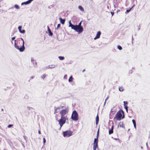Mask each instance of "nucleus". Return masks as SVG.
<instances>
[{"mask_svg":"<svg viewBox=\"0 0 150 150\" xmlns=\"http://www.w3.org/2000/svg\"><path fill=\"white\" fill-rule=\"evenodd\" d=\"M112 13V14H113V13Z\"/></svg>","mask_w":150,"mask_h":150,"instance_id":"41","label":"nucleus"},{"mask_svg":"<svg viewBox=\"0 0 150 150\" xmlns=\"http://www.w3.org/2000/svg\"><path fill=\"white\" fill-rule=\"evenodd\" d=\"M64 107V106H61L59 107L55 108L54 109V113L55 114L56 113L58 112L60 109L63 108Z\"/></svg>","mask_w":150,"mask_h":150,"instance_id":"7","label":"nucleus"},{"mask_svg":"<svg viewBox=\"0 0 150 150\" xmlns=\"http://www.w3.org/2000/svg\"><path fill=\"white\" fill-rule=\"evenodd\" d=\"M13 125H8V127L9 128L11 127L12 126H13Z\"/></svg>","mask_w":150,"mask_h":150,"instance_id":"30","label":"nucleus"},{"mask_svg":"<svg viewBox=\"0 0 150 150\" xmlns=\"http://www.w3.org/2000/svg\"><path fill=\"white\" fill-rule=\"evenodd\" d=\"M125 106V109L126 110V111H127L128 110V107H127V105H125V106Z\"/></svg>","mask_w":150,"mask_h":150,"instance_id":"28","label":"nucleus"},{"mask_svg":"<svg viewBox=\"0 0 150 150\" xmlns=\"http://www.w3.org/2000/svg\"><path fill=\"white\" fill-rule=\"evenodd\" d=\"M59 59L61 60H62L64 59V57L62 56H59Z\"/></svg>","mask_w":150,"mask_h":150,"instance_id":"23","label":"nucleus"},{"mask_svg":"<svg viewBox=\"0 0 150 150\" xmlns=\"http://www.w3.org/2000/svg\"><path fill=\"white\" fill-rule=\"evenodd\" d=\"M74 30L78 32L79 33H80L83 31V28L82 27H79L77 26V25H76Z\"/></svg>","mask_w":150,"mask_h":150,"instance_id":"6","label":"nucleus"},{"mask_svg":"<svg viewBox=\"0 0 150 150\" xmlns=\"http://www.w3.org/2000/svg\"><path fill=\"white\" fill-rule=\"evenodd\" d=\"M60 22L62 23V24H64L65 22V19H60Z\"/></svg>","mask_w":150,"mask_h":150,"instance_id":"20","label":"nucleus"},{"mask_svg":"<svg viewBox=\"0 0 150 150\" xmlns=\"http://www.w3.org/2000/svg\"><path fill=\"white\" fill-rule=\"evenodd\" d=\"M69 27H71L72 29H73L74 30L75 29V27H76V25H73L71 23L70 20L69 21Z\"/></svg>","mask_w":150,"mask_h":150,"instance_id":"11","label":"nucleus"},{"mask_svg":"<svg viewBox=\"0 0 150 150\" xmlns=\"http://www.w3.org/2000/svg\"><path fill=\"white\" fill-rule=\"evenodd\" d=\"M124 112L122 110H120L117 112L114 118V120L116 119L117 120H120L124 118Z\"/></svg>","mask_w":150,"mask_h":150,"instance_id":"3","label":"nucleus"},{"mask_svg":"<svg viewBox=\"0 0 150 150\" xmlns=\"http://www.w3.org/2000/svg\"><path fill=\"white\" fill-rule=\"evenodd\" d=\"M79 9L82 11H84V9L83 7L80 6H79L78 7Z\"/></svg>","mask_w":150,"mask_h":150,"instance_id":"17","label":"nucleus"},{"mask_svg":"<svg viewBox=\"0 0 150 150\" xmlns=\"http://www.w3.org/2000/svg\"><path fill=\"white\" fill-rule=\"evenodd\" d=\"M113 128H114V126L113 125L112 126L111 129L109 131V134H110L113 133Z\"/></svg>","mask_w":150,"mask_h":150,"instance_id":"13","label":"nucleus"},{"mask_svg":"<svg viewBox=\"0 0 150 150\" xmlns=\"http://www.w3.org/2000/svg\"><path fill=\"white\" fill-rule=\"evenodd\" d=\"M71 118L72 120L77 121L79 119L78 114L76 110H74L72 112Z\"/></svg>","mask_w":150,"mask_h":150,"instance_id":"4","label":"nucleus"},{"mask_svg":"<svg viewBox=\"0 0 150 150\" xmlns=\"http://www.w3.org/2000/svg\"><path fill=\"white\" fill-rule=\"evenodd\" d=\"M48 31L49 33V35L52 36L53 35V33L51 32V30L48 26L47 27Z\"/></svg>","mask_w":150,"mask_h":150,"instance_id":"14","label":"nucleus"},{"mask_svg":"<svg viewBox=\"0 0 150 150\" xmlns=\"http://www.w3.org/2000/svg\"><path fill=\"white\" fill-rule=\"evenodd\" d=\"M73 79V78L72 76H71L69 79V82H71L72 81Z\"/></svg>","mask_w":150,"mask_h":150,"instance_id":"22","label":"nucleus"},{"mask_svg":"<svg viewBox=\"0 0 150 150\" xmlns=\"http://www.w3.org/2000/svg\"><path fill=\"white\" fill-rule=\"evenodd\" d=\"M124 88L122 86L119 87V90L120 91H122L124 90Z\"/></svg>","mask_w":150,"mask_h":150,"instance_id":"19","label":"nucleus"},{"mask_svg":"<svg viewBox=\"0 0 150 150\" xmlns=\"http://www.w3.org/2000/svg\"><path fill=\"white\" fill-rule=\"evenodd\" d=\"M22 26H20L18 27V29L20 33H24L25 32V31L24 30H21V29Z\"/></svg>","mask_w":150,"mask_h":150,"instance_id":"12","label":"nucleus"},{"mask_svg":"<svg viewBox=\"0 0 150 150\" xmlns=\"http://www.w3.org/2000/svg\"><path fill=\"white\" fill-rule=\"evenodd\" d=\"M23 41V42H21L19 41L18 43H18H16V42L14 43L15 47L18 50L21 52H23L25 49L24 46V42L23 39L21 38ZM16 41V40H15V42Z\"/></svg>","mask_w":150,"mask_h":150,"instance_id":"2","label":"nucleus"},{"mask_svg":"<svg viewBox=\"0 0 150 150\" xmlns=\"http://www.w3.org/2000/svg\"><path fill=\"white\" fill-rule=\"evenodd\" d=\"M43 143L44 144H45V143L46 142V141L45 138H43Z\"/></svg>","mask_w":150,"mask_h":150,"instance_id":"31","label":"nucleus"},{"mask_svg":"<svg viewBox=\"0 0 150 150\" xmlns=\"http://www.w3.org/2000/svg\"><path fill=\"white\" fill-rule=\"evenodd\" d=\"M59 19H62V18H59Z\"/></svg>","mask_w":150,"mask_h":150,"instance_id":"43","label":"nucleus"},{"mask_svg":"<svg viewBox=\"0 0 150 150\" xmlns=\"http://www.w3.org/2000/svg\"><path fill=\"white\" fill-rule=\"evenodd\" d=\"M33 0H32V1H33Z\"/></svg>","mask_w":150,"mask_h":150,"instance_id":"46","label":"nucleus"},{"mask_svg":"<svg viewBox=\"0 0 150 150\" xmlns=\"http://www.w3.org/2000/svg\"><path fill=\"white\" fill-rule=\"evenodd\" d=\"M131 1L132 3H133L134 2V0H131Z\"/></svg>","mask_w":150,"mask_h":150,"instance_id":"38","label":"nucleus"},{"mask_svg":"<svg viewBox=\"0 0 150 150\" xmlns=\"http://www.w3.org/2000/svg\"><path fill=\"white\" fill-rule=\"evenodd\" d=\"M15 8L17 9H19L20 8L17 5H14Z\"/></svg>","mask_w":150,"mask_h":150,"instance_id":"24","label":"nucleus"},{"mask_svg":"<svg viewBox=\"0 0 150 150\" xmlns=\"http://www.w3.org/2000/svg\"><path fill=\"white\" fill-rule=\"evenodd\" d=\"M101 34V33L100 31L98 32L97 33L96 36L94 38V40L99 38L100 37Z\"/></svg>","mask_w":150,"mask_h":150,"instance_id":"9","label":"nucleus"},{"mask_svg":"<svg viewBox=\"0 0 150 150\" xmlns=\"http://www.w3.org/2000/svg\"><path fill=\"white\" fill-rule=\"evenodd\" d=\"M32 1V0H28L26 2L22 3L21 4V5H22L24 4L27 5L29 4Z\"/></svg>","mask_w":150,"mask_h":150,"instance_id":"10","label":"nucleus"},{"mask_svg":"<svg viewBox=\"0 0 150 150\" xmlns=\"http://www.w3.org/2000/svg\"><path fill=\"white\" fill-rule=\"evenodd\" d=\"M68 111L69 108L68 107H65V109H62L59 112L61 117L60 119L58 120V122L60 126V128L65 123L66 121L68 120L67 117V113Z\"/></svg>","mask_w":150,"mask_h":150,"instance_id":"1","label":"nucleus"},{"mask_svg":"<svg viewBox=\"0 0 150 150\" xmlns=\"http://www.w3.org/2000/svg\"><path fill=\"white\" fill-rule=\"evenodd\" d=\"M109 98V96H108L106 98V99L105 100V103H104L105 104V103L106 100L108 99Z\"/></svg>","mask_w":150,"mask_h":150,"instance_id":"32","label":"nucleus"},{"mask_svg":"<svg viewBox=\"0 0 150 150\" xmlns=\"http://www.w3.org/2000/svg\"><path fill=\"white\" fill-rule=\"evenodd\" d=\"M38 133L39 134H41V132L40 130H39L38 131Z\"/></svg>","mask_w":150,"mask_h":150,"instance_id":"37","label":"nucleus"},{"mask_svg":"<svg viewBox=\"0 0 150 150\" xmlns=\"http://www.w3.org/2000/svg\"><path fill=\"white\" fill-rule=\"evenodd\" d=\"M81 22L82 21H81L79 23V25H77V26H79V27H81Z\"/></svg>","mask_w":150,"mask_h":150,"instance_id":"29","label":"nucleus"},{"mask_svg":"<svg viewBox=\"0 0 150 150\" xmlns=\"http://www.w3.org/2000/svg\"><path fill=\"white\" fill-rule=\"evenodd\" d=\"M60 24H58V25H57V27L58 28H59V27H60Z\"/></svg>","mask_w":150,"mask_h":150,"instance_id":"36","label":"nucleus"},{"mask_svg":"<svg viewBox=\"0 0 150 150\" xmlns=\"http://www.w3.org/2000/svg\"><path fill=\"white\" fill-rule=\"evenodd\" d=\"M67 75H65V76H64V78H65V79H67Z\"/></svg>","mask_w":150,"mask_h":150,"instance_id":"35","label":"nucleus"},{"mask_svg":"<svg viewBox=\"0 0 150 150\" xmlns=\"http://www.w3.org/2000/svg\"><path fill=\"white\" fill-rule=\"evenodd\" d=\"M15 38H16V37H12L11 38V39H12V40H13L14 39H15Z\"/></svg>","mask_w":150,"mask_h":150,"instance_id":"34","label":"nucleus"},{"mask_svg":"<svg viewBox=\"0 0 150 150\" xmlns=\"http://www.w3.org/2000/svg\"><path fill=\"white\" fill-rule=\"evenodd\" d=\"M34 78V77L32 76L31 77V79H33Z\"/></svg>","mask_w":150,"mask_h":150,"instance_id":"39","label":"nucleus"},{"mask_svg":"<svg viewBox=\"0 0 150 150\" xmlns=\"http://www.w3.org/2000/svg\"><path fill=\"white\" fill-rule=\"evenodd\" d=\"M112 13V14H113V13Z\"/></svg>","mask_w":150,"mask_h":150,"instance_id":"42","label":"nucleus"},{"mask_svg":"<svg viewBox=\"0 0 150 150\" xmlns=\"http://www.w3.org/2000/svg\"><path fill=\"white\" fill-rule=\"evenodd\" d=\"M98 135H99V130H98L97 135V138H95L94 140V142L93 143L96 144H98Z\"/></svg>","mask_w":150,"mask_h":150,"instance_id":"8","label":"nucleus"},{"mask_svg":"<svg viewBox=\"0 0 150 150\" xmlns=\"http://www.w3.org/2000/svg\"><path fill=\"white\" fill-rule=\"evenodd\" d=\"M124 103V106H125V105H127L128 104V103L127 101H124L123 102Z\"/></svg>","mask_w":150,"mask_h":150,"instance_id":"27","label":"nucleus"},{"mask_svg":"<svg viewBox=\"0 0 150 150\" xmlns=\"http://www.w3.org/2000/svg\"><path fill=\"white\" fill-rule=\"evenodd\" d=\"M132 122L133 124L134 127L135 128H136V123L135 121L133 119L132 120Z\"/></svg>","mask_w":150,"mask_h":150,"instance_id":"18","label":"nucleus"},{"mask_svg":"<svg viewBox=\"0 0 150 150\" xmlns=\"http://www.w3.org/2000/svg\"><path fill=\"white\" fill-rule=\"evenodd\" d=\"M98 146V144L93 143V150H96V149Z\"/></svg>","mask_w":150,"mask_h":150,"instance_id":"16","label":"nucleus"},{"mask_svg":"<svg viewBox=\"0 0 150 150\" xmlns=\"http://www.w3.org/2000/svg\"><path fill=\"white\" fill-rule=\"evenodd\" d=\"M85 71V69H84V70H83V72H84V71Z\"/></svg>","mask_w":150,"mask_h":150,"instance_id":"40","label":"nucleus"},{"mask_svg":"<svg viewBox=\"0 0 150 150\" xmlns=\"http://www.w3.org/2000/svg\"><path fill=\"white\" fill-rule=\"evenodd\" d=\"M12 42V44H13V42H12H12Z\"/></svg>","mask_w":150,"mask_h":150,"instance_id":"44","label":"nucleus"},{"mask_svg":"<svg viewBox=\"0 0 150 150\" xmlns=\"http://www.w3.org/2000/svg\"><path fill=\"white\" fill-rule=\"evenodd\" d=\"M149 150H150V148Z\"/></svg>","mask_w":150,"mask_h":150,"instance_id":"45","label":"nucleus"},{"mask_svg":"<svg viewBox=\"0 0 150 150\" xmlns=\"http://www.w3.org/2000/svg\"><path fill=\"white\" fill-rule=\"evenodd\" d=\"M117 48L120 50H121L122 49V47L120 45H118Z\"/></svg>","mask_w":150,"mask_h":150,"instance_id":"26","label":"nucleus"},{"mask_svg":"<svg viewBox=\"0 0 150 150\" xmlns=\"http://www.w3.org/2000/svg\"><path fill=\"white\" fill-rule=\"evenodd\" d=\"M46 76V75L45 74H43L42 77V78L43 79H45V78Z\"/></svg>","mask_w":150,"mask_h":150,"instance_id":"25","label":"nucleus"},{"mask_svg":"<svg viewBox=\"0 0 150 150\" xmlns=\"http://www.w3.org/2000/svg\"><path fill=\"white\" fill-rule=\"evenodd\" d=\"M63 136L64 137H68L72 134V132L70 130L66 131L63 132Z\"/></svg>","mask_w":150,"mask_h":150,"instance_id":"5","label":"nucleus"},{"mask_svg":"<svg viewBox=\"0 0 150 150\" xmlns=\"http://www.w3.org/2000/svg\"><path fill=\"white\" fill-rule=\"evenodd\" d=\"M134 6V4L133 5V6H132V7H131V8H130V9H127L126 10V12H127V13H128L130 11V10H131V9Z\"/></svg>","mask_w":150,"mask_h":150,"instance_id":"21","label":"nucleus"},{"mask_svg":"<svg viewBox=\"0 0 150 150\" xmlns=\"http://www.w3.org/2000/svg\"><path fill=\"white\" fill-rule=\"evenodd\" d=\"M99 121V117L97 115L96 117V124L97 125Z\"/></svg>","mask_w":150,"mask_h":150,"instance_id":"15","label":"nucleus"},{"mask_svg":"<svg viewBox=\"0 0 150 150\" xmlns=\"http://www.w3.org/2000/svg\"><path fill=\"white\" fill-rule=\"evenodd\" d=\"M55 118H56V120H58V118L57 117V115L56 114V116H55Z\"/></svg>","mask_w":150,"mask_h":150,"instance_id":"33","label":"nucleus"}]
</instances>
